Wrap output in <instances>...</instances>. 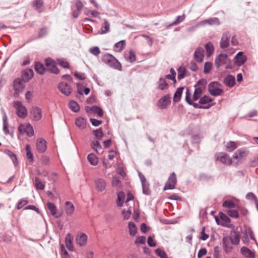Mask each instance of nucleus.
<instances>
[{
	"label": "nucleus",
	"mask_w": 258,
	"mask_h": 258,
	"mask_svg": "<svg viewBox=\"0 0 258 258\" xmlns=\"http://www.w3.org/2000/svg\"><path fill=\"white\" fill-rule=\"evenodd\" d=\"M230 38L228 32L224 33L222 36L220 41V47L222 49H225L229 46V40Z\"/></svg>",
	"instance_id": "obj_20"
},
{
	"label": "nucleus",
	"mask_w": 258,
	"mask_h": 258,
	"mask_svg": "<svg viewBox=\"0 0 258 258\" xmlns=\"http://www.w3.org/2000/svg\"><path fill=\"white\" fill-rule=\"evenodd\" d=\"M32 6L37 12L40 13L44 10V3L43 0H34Z\"/></svg>",
	"instance_id": "obj_22"
},
{
	"label": "nucleus",
	"mask_w": 258,
	"mask_h": 258,
	"mask_svg": "<svg viewBox=\"0 0 258 258\" xmlns=\"http://www.w3.org/2000/svg\"><path fill=\"white\" fill-rule=\"evenodd\" d=\"M232 243L229 241L227 237H224L223 238V247L224 251L226 253H229L232 252L233 246Z\"/></svg>",
	"instance_id": "obj_26"
},
{
	"label": "nucleus",
	"mask_w": 258,
	"mask_h": 258,
	"mask_svg": "<svg viewBox=\"0 0 258 258\" xmlns=\"http://www.w3.org/2000/svg\"><path fill=\"white\" fill-rule=\"evenodd\" d=\"M171 103V98L169 94L161 97L157 102V106L160 109H166Z\"/></svg>",
	"instance_id": "obj_13"
},
{
	"label": "nucleus",
	"mask_w": 258,
	"mask_h": 258,
	"mask_svg": "<svg viewBox=\"0 0 258 258\" xmlns=\"http://www.w3.org/2000/svg\"><path fill=\"white\" fill-rule=\"evenodd\" d=\"M236 208L238 210L239 213H240L239 214L243 216H246L248 213L247 209L243 206H239L237 205Z\"/></svg>",
	"instance_id": "obj_61"
},
{
	"label": "nucleus",
	"mask_w": 258,
	"mask_h": 258,
	"mask_svg": "<svg viewBox=\"0 0 258 258\" xmlns=\"http://www.w3.org/2000/svg\"><path fill=\"white\" fill-rule=\"evenodd\" d=\"M109 23L107 21V20H105L104 23L102 24L101 27V32L100 34H105L109 32Z\"/></svg>",
	"instance_id": "obj_50"
},
{
	"label": "nucleus",
	"mask_w": 258,
	"mask_h": 258,
	"mask_svg": "<svg viewBox=\"0 0 258 258\" xmlns=\"http://www.w3.org/2000/svg\"><path fill=\"white\" fill-rule=\"evenodd\" d=\"M64 211L67 216H70L73 215L75 211V207L72 202L67 201L65 203Z\"/></svg>",
	"instance_id": "obj_29"
},
{
	"label": "nucleus",
	"mask_w": 258,
	"mask_h": 258,
	"mask_svg": "<svg viewBox=\"0 0 258 258\" xmlns=\"http://www.w3.org/2000/svg\"><path fill=\"white\" fill-rule=\"evenodd\" d=\"M142 189H143V193L144 195L150 196L151 194V190L150 189V185L149 183L147 182L146 183H144L142 184Z\"/></svg>",
	"instance_id": "obj_53"
},
{
	"label": "nucleus",
	"mask_w": 258,
	"mask_h": 258,
	"mask_svg": "<svg viewBox=\"0 0 258 258\" xmlns=\"http://www.w3.org/2000/svg\"><path fill=\"white\" fill-rule=\"evenodd\" d=\"M206 55L208 57H210L214 52V46L212 43L209 42L205 45Z\"/></svg>",
	"instance_id": "obj_41"
},
{
	"label": "nucleus",
	"mask_w": 258,
	"mask_h": 258,
	"mask_svg": "<svg viewBox=\"0 0 258 258\" xmlns=\"http://www.w3.org/2000/svg\"><path fill=\"white\" fill-rule=\"evenodd\" d=\"M47 206L51 215L55 216L57 213V208L55 205L51 202H48L47 204Z\"/></svg>",
	"instance_id": "obj_49"
},
{
	"label": "nucleus",
	"mask_w": 258,
	"mask_h": 258,
	"mask_svg": "<svg viewBox=\"0 0 258 258\" xmlns=\"http://www.w3.org/2000/svg\"><path fill=\"white\" fill-rule=\"evenodd\" d=\"M59 65L65 69H69L70 68L69 62L65 59H59L58 60Z\"/></svg>",
	"instance_id": "obj_63"
},
{
	"label": "nucleus",
	"mask_w": 258,
	"mask_h": 258,
	"mask_svg": "<svg viewBox=\"0 0 258 258\" xmlns=\"http://www.w3.org/2000/svg\"><path fill=\"white\" fill-rule=\"evenodd\" d=\"M183 87H179L177 89L174 96H173V101L174 102H178L181 98L182 91H183Z\"/></svg>",
	"instance_id": "obj_48"
},
{
	"label": "nucleus",
	"mask_w": 258,
	"mask_h": 258,
	"mask_svg": "<svg viewBox=\"0 0 258 258\" xmlns=\"http://www.w3.org/2000/svg\"><path fill=\"white\" fill-rule=\"evenodd\" d=\"M23 80L21 78L15 79L13 81V89L14 93L13 96L15 98L19 96L20 93L22 92L24 89Z\"/></svg>",
	"instance_id": "obj_6"
},
{
	"label": "nucleus",
	"mask_w": 258,
	"mask_h": 258,
	"mask_svg": "<svg viewBox=\"0 0 258 258\" xmlns=\"http://www.w3.org/2000/svg\"><path fill=\"white\" fill-rule=\"evenodd\" d=\"M97 190L98 191H103L106 187V183L104 179L98 178L94 180Z\"/></svg>",
	"instance_id": "obj_31"
},
{
	"label": "nucleus",
	"mask_w": 258,
	"mask_h": 258,
	"mask_svg": "<svg viewBox=\"0 0 258 258\" xmlns=\"http://www.w3.org/2000/svg\"><path fill=\"white\" fill-rule=\"evenodd\" d=\"M21 77L25 82H28L34 77V72L32 69L27 68L22 72Z\"/></svg>",
	"instance_id": "obj_18"
},
{
	"label": "nucleus",
	"mask_w": 258,
	"mask_h": 258,
	"mask_svg": "<svg viewBox=\"0 0 258 258\" xmlns=\"http://www.w3.org/2000/svg\"><path fill=\"white\" fill-rule=\"evenodd\" d=\"M3 131L6 135L9 134V123L7 117L5 115L3 118Z\"/></svg>",
	"instance_id": "obj_54"
},
{
	"label": "nucleus",
	"mask_w": 258,
	"mask_h": 258,
	"mask_svg": "<svg viewBox=\"0 0 258 258\" xmlns=\"http://www.w3.org/2000/svg\"><path fill=\"white\" fill-rule=\"evenodd\" d=\"M29 201L24 199H22L21 200H20L18 203H17L16 208L17 210H20L24 206H26L27 204H28Z\"/></svg>",
	"instance_id": "obj_59"
},
{
	"label": "nucleus",
	"mask_w": 258,
	"mask_h": 258,
	"mask_svg": "<svg viewBox=\"0 0 258 258\" xmlns=\"http://www.w3.org/2000/svg\"><path fill=\"white\" fill-rule=\"evenodd\" d=\"M178 76L177 78L178 80H181L185 77L186 69L184 67L181 66L177 70Z\"/></svg>",
	"instance_id": "obj_51"
},
{
	"label": "nucleus",
	"mask_w": 258,
	"mask_h": 258,
	"mask_svg": "<svg viewBox=\"0 0 258 258\" xmlns=\"http://www.w3.org/2000/svg\"><path fill=\"white\" fill-rule=\"evenodd\" d=\"M91 146L97 153H98L99 150H101L102 149V147L98 141L92 142L91 144Z\"/></svg>",
	"instance_id": "obj_57"
},
{
	"label": "nucleus",
	"mask_w": 258,
	"mask_h": 258,
	"mask_svg": "<svg viewBox=\"0 0 258 258\" xmlns=\"http://www.w3.org/2000/svg\"><path fill=\"white\" fill-rule=\"evenodd\" d=\"M93 133L95 138L98 140H101L103 137V132L101 127L93 131Z\"/></svg>",
	"instance_id": "obj_55"
},
{
	"label": "nucleus",
	"mask_w": 258,
	"mask_h": 258,
	"mask_svg": "<svg viewBox=\"0 0 258 258\" xmlns=\"http://www.w3.org/2000/svg\"><path fill=\"white\" fill-rule=\"evenodd\" d=\"M213 99L209 96L204 95L200 99L199 103H195V108L208 109L213 105L211 103Z\"/></svg>",
	"instance_id": "obj_4"
},
{
	"label": "nucleus",
	"mask_w": 258,
	"mask_h": 258,
	"mask_svg": "<svg viewBox=\"0 0 258 258\" xmlns=\"http://www.w3.org/2000/svg\"><path fill=\"white\" fill-rule=\"evenodd\" d=\"M25 150L27 159L30 162H33L34 161V156L33 153L31 152V146L29 144H27L26 146Z\"/></svg>",
	"instance_id": "obj_39"
},
{
	"label": "nucleus",
	"mask_w": 258,
	"mask_h": 258,
	"mask_svg": "<svg viewBox=\"0 0 258 258\" xmlns=\"http://www.w3.org/2000/svg\"><path fill=\"white\" fill-rule=\"evenodd\" d=\"M18 131L19 135H26L29 138L34 135L33 127L30 123H20L18 126Z\"/></svg>",
	"instance_id": "obj_2"
},
{
	"label": "nucleus",
	"mask_w": 258,
	"mask_h": 258,
	"mask_svg": "<svg viewBox=\"0 0 258 258\" xmlns=\"http://www.w3.org/2000/svg\"><path fill=\"white\" fill-rule=\"evenodd\" d=\"M228 216L232 218L238 219L240 217V214L238 212L237 209H228V210H225Z\"/></svg>",
	"instance_id": "obj_37"
},
{
	"label": "nucleus",
	"mask_w": 258,
	"mask_h": 258,
	"mask_svg": "<svg viewBox=\"0 0 258 258\" xmlns=\"http://www.w3.org/2000/svg\"><path fill=\"white\" fill-rule=\"evenodd\" d=\"M215 219L218 225L223 227L230 228L232 226V225L231 224V220L229 216L223 212H220L219 213V217L215 216Z\"/></svg>",
	"instance_id": "obj_3"
},
{
	"label": "nucleus",
	"mask_w": 258,
	"mask_h": 258,
	"mask_svg": "<svg viewBox=\"0 0 258 258\" xmlns=\"http://www.w3.org/2000/svg\"><path fill=\"white\" fill-rule=\"evenodd\" d=\"M237 206V205L235 204L234 201L232 199L225 200L222 203V207L225 208L226 210L236 208Z\"/></svg>",
	"instance_id": "obj_32"
},
{
	"label": "nucleus",
	"mask_w": 258,
	"mask_h": 258,
	"mask_svg": "<svg viewBox=\"0 0 258 258\" xmlns=\"http://www.w3.org/2000/svg\"><path fill=\"white\" fill-rule=\"evenodd\" d=\"M237 148V145L235 142L230 141L227 143L226 148V150L231 152L233 151Z\"/></svg>",
	"instance_id": "obj_52"
},
{
	"label": "nucleus",
	"mask_w": 258,
	"mask_h": 258,
	"mask_svg": "<svg viewBox=\"0 0 258 258\" xmlns=\"http://www.w3.org/2000/svg\"><path fill=\"white\" fill-rule=\"evenodd\" d=\"M128 227L130 235L134 236L137 233V227L136 224L133 222H130L128 223Z\"/></svg>",
	"instance_id": "obj_45"
},
{
	"label": "nucleus",
	"mask_w": 258,
	"mask_h": 258,
	"mask_svg": "<svg viewBox=\"0 0 258 258\" xmlns=\"http://www.w3.org/2000/svg\"><path fill=\"white\" fill-rule=\"evenodd\" d=\"M88 237L85 233H80L76 238V243L79 245L82 246L87 244Z\"/></svg>",
	"instance_id": "obj_23"
},
{
	"label": "nucleus",
	"mask_w": 258,
	"mask_h": 258,
	"mask_svg": "<svg viewBox=\"0 0 258 258\" xmlns=\"http://www.w3.org/2000/svg\"><path fill=\"white\" fill-rule=\"evenodd\" d=\"M247 59V56L244 54L242 51L238 52L234 57V63L236 66L240 67L243 65Z\"/></svg>",
	"instance_id": "obj_15"
},
{
	"label": "nucleus",
	"mask_w": 258,
	"mask_h": 258,
	"mask_svg": "<svg viewBox=\"0 0 258 258\" xmlns=\"http://www.w3.org/2000/svg\"><path fill=\"white\" fill-rule=\"evenodd\" d=\"M60 254L63 258H70V254L66 249L63 244L60 245Z\"/></svg>",
	"instance_id": "obj_60"
},
{
	"label": "nucleus",
	"mask_w": 258,
	"mask_h": 258,
	"mask_svg": "<svg viewBox=\"0 0 258 258\" xmlns=\"http://www.w3.org/2000/svg\"><path fill=\"white\" fill-rule=\"evenodd\" d=\"M125 59L133 63L136 61V57L135 52L133 50H130L128 53H125L124 55Z\"/></svg>",
	"instance_id": "obj_36"
},
{
	"label": "nucleus",
	"mask_w": 258,
	"mask_h": 258,
	"mask_svg": "<svg viewBox=\"0 0 258 258\" xmlns=\"http://www.w3.org/2000/svg\"><path fill=\"white\" fill-rule=\"evenodd\" d=\"M250 167H256L258 166V154L249 161Z\"/></svg>",
	"instance_id": "obj_64"
},
{
	"label": "nucleus",
	"mask_w": 258,
	"mask_h": 258,
	"mask_svg": "<svg viewBox=\"0 0 258 258\" xmlns=\"http://www.w3.org/2000/svg\"><path fill=\"white\" fill-rule=\"evenodd\" d=\"M217 161L226 165H231L232 164V159L226 153L219 152L215 154Z\"/></svg>",
	"instance_id": "obj_10"
},
{
	"label": "nucleus",
	"mask_w": 258,
	"mask_h": 258,
	"mask_svg": "<svg viewBox=\"0 0 258 258\" xmlns=\"http://www.w3.org/2000/svg\"><path fill=\"white\" fill-rule=\"evenodd\" d=\"M30 113V117L32 120L38 121L42 118L41 109L38 106L32 107Z\"/></svg>",
	"instance_id": "obj_14"
},
{
	"label": "nucleus",
	"mask_w": 258,
	"mask_h": 258,
	"mask_svg": "<svg viewBox=\"0 0 258 258\" xmlns=\"http://www.w3.org/2000/svg\"><path fill=\"white\" fill-rule=\"evenodd\" d=\"M36 148L37 151L40 153H45L47 148V142L42 138H38L36 142Z\"/></svg>",
	"instance_id": "obj_11"
},
{
	"label": "nucleus",
	"mask_w": 258,
	"mask_h": 258,
	"mask_svg": "<svg viewBox=\"0 0 258 258\" xmlns=\"http://www.w3.org/2000/svg\"><path fill=\"white\" fill-rule=\"evenodd\" d=\"M241 254L246 258H254L255 254L248 248L242 246L240 249Z\"/></svg>",
	"instance_id": "obj_30"
},
{
	"label": "nucleus",
	"mask_w": 258,
	"mask_h": 258,
	"mask_svg": "<svg viewBox=\"0 0 258 258\" xmlns=\"http://www.w3.org/2000/svg\"><path fill=\"white\" fill-rule=\"evenodd\" d=\"M35 187L37 189L39 190H43L45 188L44 183L38 177L35 178Z\"/></svg>",
	"instance_id": "obj_46"
},
{
	"label": "nucleus",
	"mask_w": 258,
	"mask_h": 258,
	"mask_svg": "<svg viewBox=\"0 0 258 258\" xmlns=\"http://www.w3.org/2000/svg\"><path fill=\"white\" fill-rule=\"evenodd\" d=\"M168 87V84L167 83L165 78H160L158 82V89L161 90L166 89Z\"/></svg>",
	"instance_id": "obj_43"
},
{
	"label": "nucleus",
	"mask_w": 258,
	"mask_h": 258,
	"mask_svg": "<svg viewBox=\"0 0 258 258\" xmlns=\"http://www.w3.org/2000/svg\"><path fill=\"white\" fill-rule=\"evenodd\" d=\"M207 81L205 79H202L195 85V101L199 99L200 95L206 88Z\"/></svg>",
	"instance_id": "obj_7"
},
{
	"label": "nucleus",
	"mask_w": 258,
	"mask_h": 258,
	"mask_svg": "<svg viewBox=\"0 0 258 258\" xmlns=\"http://www.w3.org/2000/svg\"><path fill=\"white\" fill-rule=\"evenodd\" d=\"M34 68L36 72L41 75H44L46 71V66L45 67V66L40 61H35L34 62Z\"/></svg>",
	"instance_id": "obj_24"
},
{
	"label": "nucleus",
	"mask_w": 258,
	"mask_h": 258,
	"mask_svg": "<svg viewBox=\"0 0 258 258\" xmlns=\"http://www.w3.org/2000/svg\"><path fill=\"white\" fill-rule=\"evenodd\" d=\"M4 152L6 155H7L8 156L10 157V158L12 160L15 166L18 165V160L16 155L14 153H13L12 151H11L8 149L5 150Z\"/></svg>",
	"instance_id": "obj_33"
},
{
	"label": "nucleus",
	"mask_w": 258,
	"mask_h": 258,
	"mask_svg": "<svg viewBox=\"0 0 258 258\" xmlns=\"http://www.w3.org/2000/svg\"><path fill=\"white\" fill-rule=\"evenodd\" d=\"M13 106L16 109L17 115L20 118H25L28 114L27 110L21 101H16L13 102Z\"/></svg>",
	"instance_id": "obj_5"
},
{
	"label": "nucleus",
	"mask_w": 258,
	"mask_h": 258,
	"mask_svg": "<svg viewBox=\"0 0 258 258\" xmlns=\"http://www.w3.org/2000/svg\"><path fill=\"white\" fill-rule=\"evenodd\" d=\"M45 65L46 70L54 74H58L59 73V70L57 67V63L54 60L50 57H47L45 59Z\"/></svg>",
	"instance_id": "obj_8"
},
{
	"label": "nucleus",
	"mask_w": 258,
	"mask_h": 258,
	"mask_svg": "<svg viewBox=\"0 0 258 258\" xmlns=\"http://www.w3.org/2000/svg\"><path fill=\"white\" fill-rule=\"evenodd\" d=\"M102 61L114 69L121 71L122 67L118 60L112 55L109 53L104 54L101 58Z\"/></svg>",
	"instance_id": "obj_1"
},
{
	"label": "nucleus",
	"mask_w": 258,
	"mask_h": 258,
	"mask_svg": "<svg viewBox=\"0 0 258 258\" xmlns=\"http://www.w3.org/2000/svg\"><path fill=\"white\" fill-rule=\"evenodd\" d=\"M75 124L81 130L85 128L86 126V119L82 117H77L75 120Z\"/></svg>",
	"instance_id": "obj_34"
},
{
	"label": "nucleus",
	"mask_w": 258,
	"mask_h": 258,
	"mask_svg": "<svg viewBox=\"0 0 258 258\" xmlns=\"http://www.w3.org/2000/svg\"><path fill=\"white\" fill-rule=\"evenodd\" d=\"M90 110L98 115V116L101 117L103 115V111L102 108L97 106H93L90 108Z\"/></svg>",
	"instance_id": "obj_47"
},
{
	"label": "nucleus",
	"mask_w": 258,
	"mask_h": 258,
	"mask_svg": "<svg viewBox=\"0 0 258 258\" xmlns=\"http://www.w3.org/2000/svg\"><path fill=\"white\" fill-rule=\"evenodd\" d=\"M224 83L227 87H233L235 84L234 76L231 75H227L224 79Z\"/></svg>",
	"instance_id": "obj_28"
},
{
	"label": "nucleus",
	"mask_w": 258,
	"mask_h": 258,
	"mask_svg": "<svg viewBox=\"0 0 258 258\" xmlns=\"http://www.w3.org/2000/svg\"><path fill=\"white\" fill-rule=\"evenodd\" d=\"M85 14L88 16H91L94 18H98L100 15L99 12L97 11H92L90 10H86Z\"/></svg>",
	"instance_id": "obj_56"
},
{
	"label": "nucleus",
	"mask_w": 258,
	"mask_h": 258,
	"mask_svg": "<svg viewBox=\"0 0 258 258\" xmlns=\"http://www.w3.org/2000/svg\"><path fill=\"white\" fill-rule=\"evenodd\" d=\"M221 84L218 82H213L208 86V91L210 94L214 96H217L223 92V90L220 88Z\"/></svg>",
	"instance_id": "obj_9"
},
{
	"label": "nucleus",
	"mask_w": 258,
	"mask_h": 258,
	"mask_svg": "<svg viewBox=\"0 0 258 258\" xmlns=\"http://www.w3.org/2000/svg\"><path fill=\"white\" fill-rule=\"evenodd\" d=\"M248 155V152L246 149L241 148L237 150L233 155L232 158L237 162L240 161L243 158L246 157Z\"/></svg>",
	"instance_id": "obj_16"
},
{
	"label": "nucleus",
	"mask_w": 258,
	"mask_h": 258,
	"mask_svg": "<svg viewBox=\"0 0 258 258\" xmlns=\"http://www.w3.org/2000/svg\"><path fill=\"white\" fill-rule=\"evenodd\" d=\"M125 194L122 191H119L117 193V199L116 204L118 207H122L124 202Z\"/></svg>",
	"instance_id": "obj_38"
},
{
	"label": "nucleus",
	"mask_w": 258,
	"mask_h": 258,
	"mask_svg": "<svg viewBox=\"0 0 258 258\" xmlns=\"http://www.w3.org/2000/svg\"><path fill=\"white\" fill-rule=\"evenodd\" d=\"M177 183V177L175 173L172 172L170 174L169 177L165 183L164 190L172 189L175 188Z\"/></svg>",
	"instance_id": "obj_12"
},
{
	"label": "nucleus",
	"mask_w": 258,
	"mask_h": 258,
	"mask_svg": "<svg viewBox=\"0 0 258 258\" xmlns=\"http://www.w3.org/2000/svg\"><path fill=\"white\" fill-rule=\"evenodd\" d=\"M58 89L64 95L69 96L72 92V88L68 83L60 82L58 85Z\"/></svg>",
	"instance_id": "obj_17"
},
{
	"label": "nucleus",
	"mask_w": 258,
	"mask_h": 258,
	"mask_svg": "<svg viewBox=\"0 0 258 258\" xmlns=\"http://www.w3.org/2000/svg\"><path fill=\"white\" fill-rule=\"evenodd\" d=\"M73 237L71 233H68L65 238V243L68 249L70 251L74 250L73 243Z\"/></svg>",
	"instance_id": "obj_27"
},
{
	"label": "nucleus",
	"mask_w": 258,
	"mask_h": 258,
	"mask_svg": "<svg viewBox=\"0 0 258 258\" xmlns=\"http://www.w3.org/2000/svg\"><path fill=\"white\" fill-rule=\"evenodd\" d=\"M155 253L160 258H168L166 253L160 248H158L155 250Z\"/></svg>",
	"instance_id": "obj_62"
},
{
	"label": "nucleus",
	"mask_w": 258,
	"mask_h": 258,
	"mask_svg": "<svg viewBox=\"0 0 258 258\" xmlns=\"http://www.w3.org/2000/svg\"><path fill=\"white\" fill-rule=\"evenodd\" d=\"M125 46V40H121L114 44V49L115 51L120 52L124 48Z\"/></svg>",
	"instance_id": "obj_42"
},
{
	"label": "nucleus",
	"mask_w": 258,
	"mask_h": 258,
	"mask_svg": "<svg viewBox=\"0 0 258 258\" xmlns=\"http://www.w3.org/2000/svg\"><path fill=\"white\" fill-rule=\"evenodd\" d=\"M229 239L232 244L238 245L239 243L240 239L239 232L235 231H232L230 235Z\"/></svg>",
	"instance_id": "obj_21"
},
{
	"label": "nucleus",
	"mask_w": 258,
	"mask_h": 258,
	"mask_svg": "<svg viewBox=\"0 0 258 258\" xmlns=\"http://www.w3.org/2000/svg\"><path fill=\"white\" fill-rule=\"evenodd\" d=\"M185 19L184 15H182L181 16H178L176 17L175 20L173 21L172 23L169 24V26H175L179 24L181 22L184 21Z\"/></svg>",
	"instance_id": "obj_58"
},
{
	"label": "nucleus",
	"mask_w": 258,
	"mask_h": 258,
	"mask_svg": "<svg viewBox=\"0 0 258 258\" xmlns=\"http://www.w3.org/2000/svg\"><path fill=\"white\" fill-rule=\"evenodd\" d=\"M69 107L74 112H77L80 110L79 104L74 100H71L69 102Z\"/></svg>",
	"instance_id": "obj_44"
},
{
	"label": "nucleus",
	"mask_w": 258,
	"mask_h": 258,
	"mask_svg": "<svg viewBox=\"0 0 258 258\" xmlns=\"http://www.w3.org/2000/svg\"><path fill=\"white\" fill-rule=\"evenodd\" d=\"M246 198L248 200L253 201L256 207V209L258 210V199L253 192H248L246 195Z\"/></svg>",
	"instance_id": "obj_40"
},
{
	"label": "nucleus",
	"mask_w": 258,
	"mask_h": 258,
	"mask_svg": "<svg viewBox=\"0 0 258 258\" xmlns=\"http://www.w3.org/2000/svg\"><path fill=\"white\" fill-rule=\"evenodd\" d=\"M87 159L91 165L96 166L98 163V158L94 153L89 154L87 156Z\"/></svg>",
	"instance_id": "obj_35"
},
{
	"label": "nucleus",
	"mask_w": 258,
	"mask_h": 258,
	"mask_svg": "<svg viewBox=\"0 0 258 258\" xmlns=\"http://www.w3.org/2000/svg\"><path fill=\"white\" fill-rule=\"evenodd\" d=\"M204 57V50L202 47H198L195 51V60L197 62H201Z\"/></svg>",
	"instance_id": "obj_25"
},
{
	"label": "nucleus",
	"mask_w": 258,
	"mask_h": 258,
	"mask_svg": "<svg viewBox=\"0 0 258 258\" xmlns=\"http://www.w3.org/2000/svg\"><path fill=\"white\" fill-rule=\"evenodd\" d=\"M228 58V55L226 54L221 53L219 54L215 59V64L219 68L224 64H225L227 62Z\"/></svg>",
	"instance_id": "obj_19"
}]
</instances>
